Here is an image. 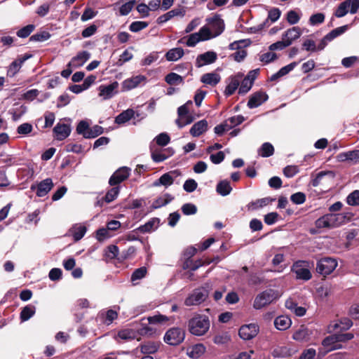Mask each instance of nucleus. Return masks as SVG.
Wrapping results in <instances>:
<instances>
[{"label": "nucleus", "mask_w": 359, "mask_h": 359, "mask_svg": "<svg viewBox=\"0 0 359 359\" xmlns=\"http://www.w3.org/2000/svg\"><path fill=\"white\" fill-rule=\"evenodd\" d=\"M346 216L342 213L326 214L315 222L317 229H334L339 227L346 223Z\"/></svg>", "instance_id": "f257e3e1"}, {"label": "nucleus", "mask_w": 359, "mask_h": 359, "mask_svg": "<svg viewBox=\"0 0 359 359\" xmlns=\"http://www.w3.org/2000/svg\"><path fill=\"white\" fill-rule=\"evenodd\" d=\"M188 327L192 334L204 335L210 328L209 318L205 315H196L189 320Z\"/></svg>", "instance_id": "f03ea898"}, {"label": "nucleus", "mask_w": 359, "mask_h": 359, "mask_svg": "<svg viewBox=\"0 0 359 359\" xmlns=\"http://www.w3.org/2000/svg\"><path fill=\"white\" fill-rule=\"evenodd\" d=\"M309 266V263L307 261L298 260L292 264L291 271L295 274L297 279L307 281L312 277Z\"/></svg>", "instance_id": "7ed1b4c3"}, {"label": "nucleus", "mask_w": 359, "mask_h": 359, "mask_svg": "<svg viewBox=\"0 0 359 359\" xmlns=\"http://www.w3.org/2000/svg\"><path fill=\"white\" fill-rule=\"evenodd\" d=\"M277 298L275 290L269 289L259 293L255 299L253 307L255 309H261L266 305L271 304Z\"/></svg>", "instance_id": "20e7f679"}, {"label": "nucleus", "mask_w": 359, "mask_h": 359, "mask_svg": "<svg viewBox=\"0 0 359 359\" xmlns=\"http://www.w3.org/2000/svg\"><path fill=\"white\" fill-rule=\"evenodd\" d=\"M359 8V0H345L341 2L336 9L334 15L337 18H342L345 16L348 11L351 14L357 13Z\"/></svg>", "instance_id": "39448f33"}, {"label": "nucleus", "mask_w": 359, "mask_h": 359, "mask_svg": "<svg viewBox=\"0 0 359 359\" xmlns=\"http://www.w3.org/2000/svg\"><path fill=\"white\" fill-rule=\"evenodd\" d=\"M337 261L332 257H323L317 262L316 271L323 276L330 275L337 266Z\"/></svg>", "instance_id": "423d86ee"}, {"label": "nucleus", "mask_w": 359, "mask_h": 359, "mask_svg": "<svg viewBox=\"0 0 359 359\" xmlns=\"http://www.w3.org/2000/svg\"><path fill=\"white\" fill-rule=\"evenodd\" d=\"M208 296V290L204 287L195 289L185 299L184 304L187 306H198L205 302Z\"/></svg>", "instance_id": "0eeeda50"}, {"label": "nucleus", "mask_w": 359, "mask_h": 359, "mask_svg": "<svg viewBox=\"0 0 359 359\" xmlns=\"http://www.w3.org/2000/svg\"><path fill=\"white\" fill-rule=\"evenodd\" d=\"M185 337L184 331L180 327H172L165 334L164 341L171 346L182 343Z\"/></svg>", "instance_id": "6e6552de"}, {"label": "nucleus", "mask_w": 359, "mask_h": 359, "mask_svg": "<svg viewBox=\"0 0 359 359\" xmlns=\"http://www.w3.org/2000/svg\"><path fill=\"white\" fill-rule=\"evenodd\" d=\"M130 169L128 167H121L116 170L111 176L109 180V184L111 186L118 185L122 182L125 181L130 175Z\"/></svg>", "instance_id": "1a4fd4ad"}, {"label": "nucleus", "mask_w": 359, "mask_h": 359, "mask_svg": "<svg viewBox=\"0 0 359 359\" xmlns=\"http://www.w3.org/2000/svg\"><path fill=\"white\" fill-rule=\"evenodd\" d=\"M181 172L178 170H172L169 172H166L162 175L159 179L156 180L153 185L154 187H158L161 185L168 187L173 184L175 178L180 176Z\"/></svg>", "instance_id": "9d476101"}, {"label": "nucleus", "mask_w": 359, "mask_h": 359, "mask_svg": "<svg viewBox=\"0 0 359 359\" xmlns=\"http://www.w3.org/2000/svg\"><path fill=\"white\" fill-rule=\"evenodd\" d=\"M207 21L213 32L214 37L218 36L224 32L225 27L224 22L219 15H215L212 18H208Z\"/></svg>", "instance_id": "9b49d317"}, {"label": "nucleus", "mask_w": 359, "mask_h": 359, "mask_svg": "<svg viewBox=\"0 0 359 359\" xmlns=\"http://www.w3.org/2000/svg\"><path fill=\"white\" fill-rule=\"evenodd\" d=\"M217 59V54L215 51H207L197 56L196 60V66L201 67L205 65L214 63Z\"/></svg>", "instance_id": "f8f14e48"}, {"label": "nucleus", "mask_w": 359, "mask_h": 359, "mask_svg": "<svg viewBox=\"0 0 359 359\" xmlns=\"http://www.w3.org/2000/svg\"><path fill=\"white\" fill-rule=\"evenodd\" d=\"M259 331L258 326L256 324L251 323L245 325L240 327L238 334L244 340H249L255 337Z\"/></svg>", "instance_id": "ddd939ff"}, {"label": "nucleus", "mask_w": 359, "mask_h": 359, "mask_svg": "<svg viewBox=\"0 0 359 359\" xmlns=\"http://www.w3.org/2000/svg\"><path fill=\"white\" fill-rule=\"evenodd\" d=\"M53 187V183L52 180L50 178H46L39 182L36 187L32 185L31 189H36V196L39 197H43L45 196L52 189Z\"/></svg>", "instance_id": "4468645a"}, {"label": "nucleus", "mask_w": 359, "mask_h": 359, "mask_svg": "<svg viewBox=\"0 0 359 359\" xmlns=\"http://www.w3.org/2000/svg\"><path fill=\"white\" fill-rule=\"evenodd\" d=\"M268 98V95L265 92L257 91L250 97L247 105L250 109H254L265 102Z\"/></svg>", "instance_id": "2eb2a0df"}, {"label": "nucleus", "mask_w": 359, "mask_h": 359, "mask_svg": "<svg viewBox=\"0 0 359 359\" xmlns=\"http://www.w3.org/2000/svg\"><path fill=\"white\" fill-rule=\"evenodd\" d=\"M32 57L31 55L25 54L22 57H19L12 62L7 69V76L13 77L20 71L23 63Z\"/></svg>", "instance_id": "dca6fc26"}, {"label": "nucleus", "mask_w": 359, "mask_h": 359, "mask_svg": "<svg viewBox=\"0 0 359 359\" xmlns=\"http://www.w3.org/2000/svg\"><path fill=\"white\" fill-rule=\"evenodd\" d=\"M118 83L114 81L107 86H100V95L104 100L110 99L118 93Z\"/></svg>", "instance_id": "f3484780"}, {"label": "nucleus", "mask_w": 359, "mask_h": 359, "mask_svg": "<svg viewBox=\"0 0 359 359\" xmlns=\"http://www.w3.org/2000/svg\"><path fill=\"white\" fill-rule=\"evenodd\" d=\"M281 11L278 8H273L269 11L268 18L257 26L258 30H262L269 27L271 23L276 22L280 17Z\"/></svg>", "instance_id": "a211bd4d"}, {"label": "nucleus", "mask_w": 359, "mask_h": 359, "mask_svg": "<svg viewBox=\"0 0 359 359\" xmlns=\"http://www.w3.org/2000/svg\"><path fill=\"white\" fill-rule=\"evenodd\" d=\"M53 132L57 140H63L70 135L71 128L68 124L58 123L54 127Z\"/></svg>", "instance_id": "6ab92c4d"}, {"label": "nucleus", "mask_w": 359, "mask_h": 359, "mask_svg": "<svg viewBox=\"0 0 359 359\" xmlns=\"http://www.w3.org/2000/svg\"><path fill=\"white\" fill-rule=\"evenodd\" d=\"M90 57V53L86 50L79 52L68 63V66H73L74 68L81 67Z\"/></svg>", "instance_id": "aec40b11"}, {"label": "nucleus", "mask_w": 359, "mask_h": 359, "mask_svg": "<svg viewBox=\"0 0 359 359\" xmlns=\"http://www.w3.org/2000/svg\"><path fill=\"white\" fill-rule=\"evenodd\" d=\"M146 80V77L143 75H137L135 76H133L130 79H126L123 83L122 86L123 90H130L133 88L137 87L142 82H144Z\"/></svg>", "instance_id": "412c9836"}, {"label": "nucleus", "mask_w": 359, "mask_h": 359, "mask_svg": "<svg viewBox=\"0 0 359 359\" xmlns=\"http://www.w3.org/2000/svg\"><path fill=\"white\" fill-rule=\"evenodd\" d=\"M302 35V30L299 27L288 29L283 35V39L290 46L293 41L299 39Z\"/></svg>", "instance_id": "4be33fe9"}, {"label": "nucleus", "mask_w": 359, "mask_h": 359, "mask_svg": "<svg viewBox=\"0 0 359 359\" xmlns=\"http://www.w3.org/2000/svg\"><path fill=\"white\" fill-rule=\"evenodd\" d=\"M208 121L205 119L195 123L191 128L189 133L193 137H199L208 130Z\"/></svg>", "instance_id": "5701e85b"}, {"label": "nucleus", "mask_w": 359, "mask_h": 359, "mask_svg": "<svg viewBox=\"0 0 359 359\" xmlns=\"http://www.w3.org/2000/svg\"><path fill=\"white\" fill-rule=\"evenodd\" d=\"M86 231L85 225L75 224L69 229V233L73 236L74 241H79L85 236Z\"/></svg>", "instance_id": "b1692460"}, {"label": "nucleus", "mask_w": 359, "mask_h": 359, "mask_svg": "<svg viewBox=\"0 0 359 359\" xmlns=\"http://www.w3.org/2000/svg\"><path fill=\"white\" fill-rule=\"evenodd\" d=\"M241 76H232L229 78V83L224 90V95L226 97H229L234 93L240 84Z\"/></svg>", "instance_id": "393cba45"}, {"label": "nucleus", "mask_w": 359, "mask_h": 359, "mask_svg": "<svg viewBox=\"0 0 359 359\" xmlns=\"http://www.w3.org/2000/svg\"><path fill=\"white\" fill-rule=\"evenodd\" d=\"M221 81V76L216 72H210L204 74L201 78V81L206 85L215 86Z\"/></svg>", "instance_id": "a878e982"}, {"label": "nucleus", "mask_w": 359, "mask_h": 359, "mask_svg": "<svg viewBox=\"0 0 359 359\" xmlns=\"http://www.w3.org/2000/svg\"><path fill=\"white\" fill-rule=\"evenodd\" d=\"M322 344L323 346L327 348V351H332L342 348V346L338 344V341H337L336 334H332L325 337L323 340Z\"/></svg>", "instance_id": "bb28decb"}, {"label": "nucleus", "mask_w": 359, "mask_h": 359, "mask_svg": "<svg viewBox=\"0 0 359 359\" xmlns=\"http://www.w3.org/2000/svg\"><path fill=\"white\" fill-rule=\"evenodd\" d=\"M276 199L270 197H266L251 201L247 205L249 210H257L259 208L266 206L270 203L274 201Z\"/></svg>", "instance_id": "cd10ccee"}, {"label": "nucleus", "mask_w": 359, "mask_h": 359, "mask_svg": "<svg viewBox=\"0 0 359 359\" xmlns=\"http://www.w3.org/2000/svg\"><path fill=\"white\" fill-rule=\"evenodd\" d=\"M173 154L174 151L171 148H168V149H165L161 151H154L151 153V158L154 162L160 163L167 159Z\"/></svg>", "instance_id": "c85d7f7f"}, {"label": "nucleus", "mask_w": 359, "mask_h": 359, "mask_svg": "<svg viewBox=\"0 0 359 359\" xmlns=\"http://www.w3.org/2000/svg\"><path fill=\"white\" fill-rule=\"evenodd\" d=\"M292 324L290 318L286 316H280L276 318L274 325L279 330H286Z\"/></svg>", "instance_id": "c756f323"}, {"label": "nucleus", "mask_w": 359, "mask_h": 359, "mask_svg": "<svg viewBox=\"0 0 359 359\" xmlns=\"http://www.w3.org/2000/svg\"><path fill=\"white\" fill-rule=\"evenodd\" d=\"M139 347L142 353L153 354L158 351L159 345L157 342L149 341L141 344Z\"/></svg>", "instance_id": "7c9ffc66"}, {"label": "nucleus", "mask_w": 359, "mask_h": 359, "mask_svg": "<svg viewBox=\"0 0 359 359\" xmlns=\"http://www.w3.org/2000/svg\"><path fill=\"white\" fill-rule=\"evenodd\" d=\"M297 63L296 62H293L279 69L278 72L271 75L270 78V81H275L280 79V77L287 74L289 72L292 71L294 68L297 66Z\"/></svg>", "instance_id": "2f4dec72"}, {"label": "nucleus", "mask_w": 359, "mask_h": 359, "mask_svg": "<svg viewBox=\"0 0 359 359\" xmlns=\"http://www.w3.org/2000/svg\"><path fill=\"white\" fill-rule=\"evenodd\" d=\"M353 325V322L351 319L348 318H341L339 322L334 323V324L331 325V327L333 330H347L349 328H351Z\"/></svg>", "instance_id": "473e14b6"}, {"label": "nucleus", "mask_w": 359, "mask_h": 359, "mask_svg": "<svg viewBox=\"0 0 359 359\" xmlns=\"http://www.w3.org/2000/svg\"><path fill=\"white\" fill-rule=\"evenodd\" d=\"M134 115V110L133 109H128L120 113L115 118V123L118 125L126 123V122L132 119Z\"/></svg>", "instance_id": "72a5a7b5"}, {"label": "nucleus", "mask_w": 359, "mask_h": 359, "mask_svg": "<svg viewBox=\"0 0 359 359\" xmlns=\"http://www.w3.org/2000/svg\"><path fill=\"white\" fill-rule=\"evenodd\" d=\"M338 158L341 161H349L357 163L359 161V150H353L339 154Z\"/></svg>", "instance_id": "f704fd0d"}, {"label": "nucleus", "mask_w": 359, "mask_h": 359, "mask_svg": "<svg viewBox=\"0 0 359 359\" xmlns=\"http://www.w3.org/2000/svg\"><path fill=\"white\" fill-rule=\"evenodd\" d=\"M216 191L219 195L222 196L229 195L232 191L230 182L226 180L220 181L218 182L216 187Z\"/></svg>", "instance_id": "c9c22d12"}, {"label": "nucleus", "mask_w": 359, "mask_h": 359, "mask_svg": "<svg viewBox=\"0 0 359 359\" xmlns=\"http://www.w3.org/2000/svg\"><path fill=\"white\" fill-rule=\"evenodd\" d=\"M184 50L182 48H174L170 49L165 57L168 61H177L184 55Z\"/></svg>", "instance_id": "e433bc0d"}, {"label": "nucleus", "mask_w": 359, "mask_h": 359, "mask_svg": "<svg viewBox=\"0 0 359 359\" xmlns=\"http://www.w3.org/2000/svg\"><path fill=\"white\" fill-rule=\"evenodd\" d=\"M174 199V197L172 196L169 194H165L163 196L158 197L156 198L152 203L151 207L154 209H157L159 208H161L167 204H168L170 202H171Z\"/></svg>", "instance_id": "4c0bfd02"}, {"label": "nucleus", "mask_w": 359, "mask_h": 359, "mask_svg": "<svg viewBox=\"0 0 359 359\" xmlns=\"http://www.w3.org/2000/svg\"><path fill=\"white\" fill-rule=\"evenodd\" d=\"M349 28L348 25H346L336 29H332L328 34L325 35V39L332 41L335 38L343 34Z\"/></svg>", "instance_id": "58836bf2"}, {"label": "nucleus", "mask_w": 359, "mask_h": 359, "mask_svg": "<svg viewBox=\"0 0 359 359\" xmlns=\"http://www.w3.org/2000/svg\"><path fill=\"white\" fill-rule=\"evenodd\" d=\"M349 28L348 25H346L336 29H332L328 34L325 35V39L332 41L335 38L343 34Z\"/></svg>", "instance_id": "ea45409f"}, {"label": "nucleus", "mask_w": 359, "mask_h": 359, "mask_svg": "<svg viewBox=\"0 0 359 359\" xmlns=\"http://www.w3.org/2000/svg\"><path fill=\"white\" fill-rule=\"evenodd\" d=\"M137 332L133 329H123L117 333V337L123 340H131L137 337Z\"/></svg>", "instance_id": "a19ab883"}, {"label": "nucleus", "mask_w": 359, "mask_h": 359, "mask_svg": "<svg viewBox=\"0 0 359 359\" xmlns=\"http://www.w3.org/2000/svg\"><path fill=\"white\" fill-rule=\"evenodd\" d=\"M273 153L274 148L269 142L264 143L258 150L259 155L264 158L269 157L272 156Z\"/></svg>", "instance_id": "79ce46f5"}, {"label": "nucleus", "mask_w": 359, "mask_h": 359, "mask_svg": "<svg viewBox=\"0 0 359 359\" xmlns=\"http://www.w3.org/2000/svg\"><path fill=\"white\" fill-rule=\"evenodd\" d=\"M36 312V308L33 305L25 306L20 313V319L22 322L28 320Z\"/></svg>", "instance_id": "37998d69"}, {"label": "nucleus", "mask_w": 359, "mask_h": 359, "mask_svg": "<svg viewBox=\"0 0 359 359\" xmlns=\"http://www.w3.org/2000/svg\"><path fill=\"white\" fill-rule=\"evenodd\" d=\"M165 82L169 85H178L184 83V78L179 74L171 72L165 77Z\"/></svg>", "instance_id": "c03bdc74"}, {"label": "nucleus", "mask_w": 359, "mask_h": 359, "mask_svg": "<svg viewBox=\"0 0 359 359\" xmlns=\"http://www.w3.org/2000/svg\"><path fill=\"white\" fill-rule=\"evenodd\" d=\"M203 265L202 261L200 259L193 260L191 258H187L183 263L184 269H189L191 271L197 270L199 267Z\"/></svg>", "instance_id": "a18cd8bd"}, {"label": "nucleus", "mask_w": 359, "mask_h": 359, "mask_svg": "<svg viewBox=\"0 0 359 359\" xmlns=\"http://www.w3.org/2000/svg\"><path fill=\"white\" fill-rule=\"evenodd\" d=\"M205 351V348L203 344H196L188 351V355L192 358H199Z\"/></svg>", "instance_id": "49530a36"}, {"label": "nucleus", "mask_w": 359, "mask_h": 359, "mask_svg": "<svg viewBox=\"0 0 359 359\" xmlns=\"http://www.w3.org/2000/svg\"><path fill=\"white\" fill-rule=\"evenodd\" d=\"M330 175L331 177H334V173L332 171H320L317 173L315 177H313L311 180V184L313 187H318L322 180V179L326 176Z\"/></svg>", "instance_id": "de8ad7c7"}, {"label": "nucleus", "mask_w": 359, "mask_h": 359, "mask_svg": "<svg viewBox=\"0 0 359 359\" xmlns=\"http://www.w3.org/2000/svg\"><path fill=\"white\" fill-rule=\"evenodd\" d=\"M120 192V187L115 186L108 190L106 195L104 196L105 202L107 203H111L114 201Z\"/></svg>", "instance_id": "09e8293b"}, {"label": "nucleus", "mask_w": 359, "mask_h": 359, "mask_svg": "<svg viewBox=\"0 0 359 359\" xmlns=\"http://www.w3.org/2000/svg\"><path fill=\"white\" fill-rule=\"evenodd\" d=\"M50 38V34L49 32L46 31H42L41 32L36 33L33 34L30 38V41H39L43 42L47 41Z\"/></svg>", "instance_id": "8fccbe9b"}, {"label": "nucleus", "mask_w": 359, "mask_h": 359, "mask_svg": "<svg viewBox=\"0 0 359 359\" xmlns=\"http://www.w3.org/2000/svg\"><path fill=\"white\" fill-rule=\"evenodd\" d=\"M309 335L308 329L302 327L293 334V339L296 341H304Z\"/></svg>", "instance_id": "3c124183"}, {"label": "nucleus", "mask_w": 359, "mask_h": 359, "mask_svg": "<svg viewBox=\"0 0 359 359\" xmlns=\"http://www.w3.org/2000/svg\"><path fill=\"white\" fill-rule=\"evenodd\" d=\"M194 120V117L191 114H187L182 116V117H178L175 123L180 128H182L184 126L191 123Z\"/></svg>", "instance_id": "603ef678"}, {"label": "nucleus", "mask_w": 359, "mask_h": 359, "mask_svg": "<svg viewBox=\"0 0 359 359\" xmlns=\"http://www.w3.org/2000/svg\"><path fill=\"white\" fill-rule=\"evenodd\" d=\"M272 355L276 358H287L290 355V350L285 346L278 347L273 351Z\"/></svg>", "instance_id": "864d4df0"}, {"label": "nucleus", "mask_w": 359, "mask_h": 359, "mask_svg": "<svg viewBox=\"0 0 359 359\" xmlns=\"http://www.w3.org/2000/svg\"><path fill=\"white\" fill-rule=\"evenodd\" d=\"M149 323L150 324H165L168 320V318L166 316L162 314H156L153 316H149L147 318Z\"/></svg>", "instance_id": "5fc2aeb1"}, {"label": "nucleus", "mask_w": 359, "mask_h": 359, "mask_svg": "<svg viewBox=\"0 0 359 359\" xmlns=\"http://www.w3.org/2000/svg\"><path fill=\"white\" fill-rule=\"evenodd\" d=\"M35 26L34 25H28L20 29L16 34L20 38H26L30 35V34L34 30Z\"/></svg>", "instance_id": "6e6d98bb"}, {"label": "nucleus", "mask_w": 359, "mask_h": 359, "mask_svg": "<svg viewBox=\"0 0 359 359\" xmlns=\"http://www.w3.org/2000/svg\"><path fill=\"white\" fill-rule=\"evenodd\" d=\"M252 81L248 78H244L241 83V86L238 89V93L244 95L247 93L252 87Z\"/></svg>", "instance_id": "4d7b16f0"}, {"label": "nucleus", "mask_w": 359, "mask_h": 359, "mask_svg": "<svg viewBox=\"0 0 359 359\" xmlns=\"http://www.w3.org/2000/svg\"><path fill=\"white\" fill-rule=\"evenodd\" d=\"M147 274V268L145 266H142L138 268L134 271L131 276V281L135 283L137 280H139L143 278Z\"/></svg>", "instance_id": "13d9d810"}, {"label": "nucleus", "mask_w": 359, "mask_h": 359, "mask_svg": "<svg viewBox=\"0 0 359 359\" xmlns=\"http://www.w3.org/2000/svg\"><path fill=\"white\" fill-rule=\"evenodd\" d=\"M325 20V15L322 13H318L311 15L309 22L311 26H316L322 24Z\"/></svg>", "instance_id": "bf43d9fd"}, {"label": "nucleus", "mask_w": 359, "mask_h": 359, "mask_svg": "<svg viewBox=\"0 0 359 359\" xmlns=\"http://www.w3.org/2000/svg\"><path fill=\"white\" fill-rule=\"evenodd\" d=\"M89 124L86 121H81L76 127V133L79 135H82L83 137L87 139V135L89 130Z\"/></svg>", "instance_id": "052dcab7"}, {"label": "nucleus", "mask_w": 359, "mask_h": 359, "mask_svg": "<svg viewBox=\"0 0 359 359\" xmlns=\"http://www.w3.org/2000/svg\"><path fill=\"white\" fill-rule=\"evenodd\" d=\"M346 202L350 205H359V190H355L353 192H351L347 196Z\"/></svg>", "instance_id": "680f3d73"}, {"label": "nucleus", "mask_w": 359, "mask_h": 359, "mask_svg": "<svg viewBox=\"0 0 359 359\" xmlns=\"http://www.w3.org/2000/svg\"><path fill=\"white\" fill-rule=\"evenodd\" d=\"M103 131V128L98 125H95L92 128H89L88 133L86 134L87 139L95 138L96 137L102 134Z\"/></svg>", "instance_id": "e2e57ef3"}, {"label": "nucleus", "mask_w": 359, "mask_h": 359, "mask_svg": "<svg viewBox=\"0 0 359 359\" xmlns=\"http://www.w3.org/2000/svg\"><path fill=\"white\" fill-rule=\"evenodd\" d=\"M306 194L303 192H297L290 196L291 201L296 205L303 204L306 201Z\"/></svg>", "instance_id": "0e129e2a"}, {"label": "nucleus", "mask_w": 359, "mask_h": 359, "mask_svg": "<svg viewBox=\"0 0 359 359\" xmlns=\"http://www.w3.org/2000/svg\"><path fill=\"white\" fill-rule=\"evenodd\" d=\"M280 215L276 212H271L264 215V221L267 225H273L278 222Z\"/></svg>", "instance_id": "69168bd1"}, {"label": "nucleus", "mask_w": 359, "mask_h": 359, "mask_svg": "<svg viewBox=\"0 0 359 359\" xmlns=\"http://www.w3.org/2000/svg\"><path fill=\"white\" fill-rule=\"evenodd\" d=\"M181 210L184 215H191L196 213L197 207L193 203H187L182 206Z\"/></svg>", "instance_id": "338daca9"}, {"label": "nucleus", "mask_w": 359, "mask_h": 359, "mask_svg": "<svg viewBox=\"0 0 359 359\" xmlns=\"http://www.w3.org/2000/svg\"><path fill=\"white\" fill-rule=\"evenodd\" d=\"M148 26L147 22L135 21L130 24L129 29L133 32H138Z\"/></svg>", "instance_id": "774afa93"}]
</instances>
